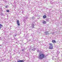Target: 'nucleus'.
Masks as SVG:
<instances>
[{
  "mask_svg": "<svg viewBox=\"0 0 62 62\" xmlns=\"http://www.w3.org/2000/svg\"><path fill=\"white\" fill-rule=\"evenodd\" d=\"M39 59L41 60H42L43 58H45V55L43 54H39Z\"/></svg>",
  "mask_w": 62,
  "mask_h": 62,
  "instance_id": "1",
  "label": "nucleus"
},
{
  "mask_svg": "<svg viewBox=\"0 0 62 62\" xmlns=\"http://www.w3.org/2000/svg\"><path fill=\"white\" fill-rule=\"evenodd\" d=\"M50 46L49 47V49L51 50L53 49V44L51 43L49 44Z\"/></svg>",
  "mask_w": 62,
  "mask_h": 62,
  "instance_id": "2",
  "label": "nucleus"
},
{
  "mask_svg": "<svg viewBox=\"0 0 62 62\" xmlns=\"http://www.w3.org/2000/svg\"><path fill=\"white\" fill-rule=\"evenodd\" d=\"M17 22L18 25L19 26L20 25V23L19 22V20H17Z\"/></svg>",
  "mask_w": 62,
  "mask_h": 62,
  "instance_id": "3",
  "label": "nucleus"
},
{
  "mask_svg": "<svg viewBox=\"0 0 62 62\" xmlns=\"http://www.w3.org/2000/svg\"><path fill=\"white\" fill-rule=\"evenodd\" d=\"M42 23L43 24H46V21H42Z\"/></svg>",
  "mask_w": 62,
  "mask_h": 62,
  "instance_id": "4",
  "label": "nucleus"
},
{
  "mask_svg": "<svg viewBox=\"0 0 62 62\" xmlns=\"http://www.w3.org/2000/svg\"><path fill=\"white\" fill-rule=\"evenodd\" d=\"M17 62H24V61L23 60H20L17 61Z\"/></svg>",
  "mask_w": 62,
  "mask_h": 62,
  "instance_id": "5",
  "label": "nucleus"
},
{
  "mask_svg": "<svg viewBox=\"0 0 62 62\" xmlns=\"http://www.w3.org/2000/svg\"><path fill=\"white\" fill-rule=\"evenodd\" d=\"M52 42L53 43H55V42H56L55 40H52Z\"/></svg>",
  "mask_w": 62,
  "mask_h": 62,
  "instance_id": "6",
  "label": "nucleus"
},
{
  "mask_svg": "<svg viewBox=\"0 0 62 62\" xmlns=\"http://www.w3.org/2000/svg\"><path fill=\"white\" fill-rule=\"evenodd\" d=\"M43 18H44V19H45L46 18V16L45 15L43 16Z\"/></svg>",
  "mask_w": 62,
  "mask_h": 62,
  "instance_id": "7",
  "label": "nucleus"
},
{
  "mask_svg": "<svg viewBox=\"0 0 62 62\" xmlns=\"http://www.w3.org/2000/svg\"><path fill=\"white\" fill-rule=\"evenodd\" d=\"M32 25V28H34V26H35V25H34V24H33Z\"/></svg>",
  "mask_w": 62,
  "mask_h": 62,
  "instance_id": "8",
  "label": "nucleus"
},
{
  "mask_svg": "<svg viewBox=\"0 0 62 62\" xmlns=\"http://www.w3.org/2000/svg\"><path fill=\"white\" fill-rule=\"evenodd\" d=\"M1 26H2V24H0V29H1V28H2Z\"/></svg>",
  "mask_w": 62,
  "mask_h": 62,
  "instance_id": "9",
  "label": "nucleus"
},
{
  "mask_svg": "<svg viewBox=\"0 0 62 62\" xmlns=\"http://www.w3.org/2000/svg\"><path fill=\"white\" fill-rule=\"evenodd\" d=\"M49 32V31H47V32H45V33L46 34H49V33H48Z\"/></svg>",
  "mask_w": 62,
  "mask_h": 62,
  "instance_id": "10",
  "label": "nucleus"
},
{
  "mask_svg": "<svg viewBox=\"0 0 62 62\" xmlns=\"http://www.w3.org/2000/svg\"><path fill=\"white\" fill-rule=\"evenodd\" d=\"M8 6L7 5V6H5V8H8Z\"/></svg>",
  "mask_w": 62,
  "mask_h": 62,
  "instance_id": "11",
  "label": "nucleus"
},
{
  "mask_svg": "<svg viewBox=\"0 0 62 62\" xmlns=\"http://www.w3.org/2000/svg\"><path fill=\"white\" fill-rule=\"evenodd\" d=\"M7 12H9V11L8 10H7Z\"/></svg>",
  "mask_w": 62,
  "mask_h": 62,
  "instance_id": "12",
  "label": "nucleus"
},
{
  "mask_svg": "<svg viewBox=\"0 0 62 62\" xmlns=\"http://www.w3.org/2000/svg\"><path fill=\"white\" fill-rule=\"evenodd\" d=\"M22 51H24V49H22Z\"/></svg>",
  "mask_w": 62,
  "mask_h": 62,
  "instance_id": "13",
  "label": "nucleus"
}]
</instances>
